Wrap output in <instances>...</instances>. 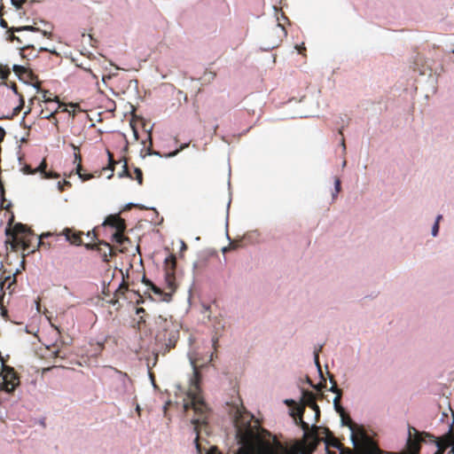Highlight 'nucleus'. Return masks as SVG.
Segmentation results:
<instances>
[{"label":"nucleus","instance_id":"nucleus-45","mask_svg":"<svg viewBox=\"0 0 454 454\" xmlns=\"http://www.w3.org/2000/svg\"><path fill=\"white\" fill-rule=\"evenodd\" d=\"M136 313L137 315L140 316L141 314H145V310L144 308H137V310H136Z\"/></svg>","mask_w":454,"mask_h":454},{"label":"nucleus","instance_id":"nucleus-16","mask_svg":"<svg viewBox=\"0 0 454 454\" xmlns=\"http://www.w3.org/2000/svg\"><path fill=\"white\" fill-rule=\"evenodd\" d=\"M113 240L122 247V248L120 249L121 253H125L127 251V248L124 247V245L126 242H130L129 239L124 236V231H115V232L113 234Z\"/></svg>","mask_w":454,"mask_h":454},{"label":"nucleus","instance_id":"nucleus-47","mask_svg":"<svg viewBox=\"0 0 454 454\" xmlns=\"http://www.w3.org/2000/svg\"><path fill=\"white\" fill-rule=\"evenodd\" d=\"M4 135H5L4 129L0 128V142L4 139Z\"/></svg>","mask_w":454,"mask_h":454},{"label":"nucleus","instance_id":"nucleus-58","mask_svg":"<svg viewBox=\"0 0 454 454\" xmlns=\"http://www.w3.org/2000/svg\"><path fill=\"white\" fill-rule=\"evenodd\" d=\"M87 236H88V237L91 236V233L89 231V232L87 233Z\"/></svg>","mask_w":454,"mask_h":454},{"label":"nucleus","instance_id":"nucleus-1","mask_svg":"<svg viewBox=\"0 0 454 454\" xmlns=\"http://www.w3.org/2000/svg\"><path fill=\"white\" fill-rule=\"evenodd\" d=\"M316 399L313 392L303 390L302 404L298 405L294 400L286 401L287 404L294 406L290 415L295 425L300 426L304 432L301 442H281L276 437L272 442L265 440L263 436L265 431L261 427L259 421L243 408L237 409L234 425L242 449L247 450V454H301L302 449H305L307 454H311L321 441L317 435L318 427L315 424L310 427L309 423L305 422L302 416L305 406H309L314 412V423L319 420L320 409Z\"/></svg>","mask_w":454,"mask_h":454},{"label":"nucleus","instance_id":"nucleus-7","mask_svg":"<svg viewBox=\"0 0 454 454\" xmlns=\"http://www.w3.org/2000/svg\"><path fill=\"white\" fill-rule=\"evenodd\" d=\"M18 273L19 270L12 272V270H5L2 264L0 267V290L3 292L7 290L12 294L14 290L12 286L16 285V275Z\"/></svg>","mask_w":454,"mask_h":454},{"label":"nucleus","instance_id":"nucleus-50","mask_svg":"<svg viewBox=\"0 0 454 454\" xmlns=\"http://www.w3.org/2000/svg\"><path fill=\"white\" fill-rule=\"evenodd\" d=\"M12 40H16V41H18L19 43H21L20 39L19 37L15 36V35H12Z\"/></svg>","mask_w":454,"mask_h":454},{"label":"nucleus","instance_id":"nucleus-49","mask_svg":"<svg viewBox=\"0 0 454 454\" xmlns=\"http://www.w3.org/2000/svg\"><path fill=\"white\" fill-rule=\"evenodd\" d=\"M145 320L144 317L140 316V318L138 320V324L140 325L141 323H145Z\"/></svg>","mask_w":454,"mask_h":454},{"label":"nucleus","instance_id":"nucleus-35","mask_svg":"<svg viewBox=\"0 0 454 454\" xmlns=\"http://www.w3.org/2000/svg\"><path fill=\"white\" fill-rule=\"evenodd\" d=\"M108 158H109V167L108 168L113 172L114 164H116V161L114 160L113 153L109 151H107Z\"/></svg>","mask_w":454,"mask_h":454},{"label":"nucleus","instance_id":"nucleus-37","mask_svg":"<svg viewBox=\"0 0 454 454\" xmlns=\"http://www.w3.org/2000/svg\"><path fill=\"white\" fill-rule=\"evenodd\" d=\"M44 178H58L59 177V175L52 170L47 171L43 174Z\"/></svg>","mask_w":454,"mask_h":454},{"label":"nucleus","instance_id":"nucleus-21","mask_svg":"<svg viewBox=\"0 0 454 454\" xmlns=\"http://www.w3.org/2000/svg\"><path fill=\"white\" fill-rule=\"evenodd\" d=\"M340 399L341 396L340 395H336L333 399L334 409L340 416L346 412L344 408L340 405Z\"/></svg>","mask_w":454,"mask_h":454},{"label":"nucleus","instance_id":"nucleus-41","mask_svg":"<svg viewBox=\"0 0 454 454\" xmlns=\"http://www.w3.org/2000/svg\"><path fill=\"white\" fill-rule=\"evenodd\" d=\"M26 2L27 0H12V4L18 8H20Z\"/></svg>","mask_w":454,"mask_h":454},{"label":"nucleus","instance_id":"nucleus-34","mask_svg":"<svg viewBox=\"0 0 454 454\" xmlns=\"http://www.w3.org/2000/svg\"><path fill=\"white\" fill-rule=\"evenodd\" d=\"M442 219V215H438L437 218H436V222L434 224L433 228H432V234L433 236H436L437 233H438V231H439V221Z\"/></svg>","mask_w":454,"mask_h":454},{"label":"nucleus","instance_id":"nucleus-36","mask_svg":"<svg viewBox=\"0 0 454 454\" xmlns=\"http://www.w3.org/2000/svg\"><path fill=\"white\" fill-rule=\"evenodd\" d=\"M335 185V193L333 194V198L335 199L337 194L340 192V178L336 177L334 181Z\"/></svg>","mask_w":454,"mask_h":454},{"label":"nucleus","instance_id":"nucleus-57","mask_svg":"<svg viewBox=\"0 0 454 454\" xmlns=\"http://www.w3.org/2000/svg\"><path fill=\"white\" fill-rule=\"evenodd\" d=\"M135 137L137 138V131L134 130Z\"/></svg>","mask_w":454,"mask_h":454},{"label":"nucleus","instance_id":"nucleus-11","mask_svg":"<svg viewBox=\"0 0 454 454\" xmlns=\"http://www.w3.org/2000/svg\"><path fill=\"white\" fill-rule=\"evenodd\" d=\"M62 106H63V104L59 103V101L58 99L54 103H52L51 105H47L45 106V108H43L42 111H41L40 115L42 116V118H44V119H48V120L53 119L54 120L53 124L58 129L59 128V125H58L59 121L55 118V115L59 112H61Z\"/></svg>","mask_w":454,"mask_h":454},{"label":"nucleus","instance_id":"nucleus-51","mask_svg":"<svg viewBox=\"0 0 454 454\" xmlns=\"http://www.w3.org/2000/svg\"><path fill=\"white\" fill-rule=\"evenodd\" d=\"M341 145L343 146V150L345 151L346 150V145H345L344 138H342V140H341Z\"/></svg>","mask_w":454,"mask_h":454},{"label":"nucleus","instance_id":"nucleus-53","mask_svg":"<svg viewBox=\"0 0 454 454\" xmlns=\"http://www.w3.org/2000/svg\"><path fill=\"white\" fill-rule=\"evenodd\" d=\"M450 446H451L452 448H451V450H450V452H449V453H450V454H454V444H451Z\"/></svg>","mask_w":454,"mask_h":454},{"label":"nucleus","instance_id":"nucleus-20","mask_svg":"<svg viewBox=\"0 0 454 454\" xmlns=\"http://www.w3.org/2000/svg\"><path fill=\"white\" fill-rule=\"evenodd\" d=\"M341 423L343 426H347L349 430H353L352 427H356V424L350 418V416L345 412L344 414L340 415Z\"/></svg>","mask_w":454,"mask_h":454},{"label":"nucleus","instance_id":"nucleus-2","mask_svg":"<svg viewBox=\"0 0 454 454\" xmlns=\"http://www.w3.org/2000/svg\"><path fill=\"white\" fill-rule=\"evenodd\" d=\"M193 369V379L192 380L191 387L187 393L188 400L184 403V411H188L190 409L193 410L197 416V418H193L192 419V423L194 426L193 430L196 434L194 440L196 449L200 454H203L204 450L206 451L205 454H220L215 447H212L208 451H207L206 449H203L201 446V441L203 440L202 434H209L207 424L208 409L200 395V381L201 376L194 363Z\"/></svg>","mask_w":454,"mask_h":454},{"label":"nucleus","instance_id":"nucleus-32","mask_svg":"<svg viewBox=\"0 0 454 454\" xmlns=\"http://www.w3.org/2000/svg\"><path fill=\"white\" fill-rule=\"evenodd\" d=\"M71 185H72L71 183L67 180L58 183L59 191L60 192H64L66 187H71Z\"/></svg>","mask_w":454,"mask_h":454},{"label":"nucleus","instance_id":"nucleus-5","mask_svg":"<svg viewBox=\"0 0 454 454\" xmlns=\"http://www.w3.org/2000/svg\"><path fill=\"white\" fill-rule=\"evenodd\" d=\"M351 440L357 447L361 445L356 454H405L403 452H387L380 450L376 442L367 434L364 428L362 426L356 424V427H352Z\"/></svg>","mask_w":454,"mask_h":454},{"label":"nucleus","instance_id":"nucleus-23","mask_svg":"<svg viewBox=\"0 0 454 454\" xmlns=\"http://www.w3.org/2000/svg\"><path fill=\"white\" fill-rule=\"evenodd\" d=\"M322 380L317 385H313L312 381L308 378V382L317 391H321L326 386V380L323 375H321Z\"/></svg>","mask_w":454,"mask_h":454},{"label":"nucleus","instance_id":"nucleus-3","mask_svg":"<svg viewBox=\"0 0 454 454\" xmlns=\"http://www.w3.org/2000/svg\"><path fill=\"white\" fill-rule=\"evenodd\" d=\"M428 438L430 442L436 443L438 447L437 451L434 454H442L450 445L454 444V434L452 427H450L449 433L442 437L435 438L433 434L426 432H419L415 427L409 426L408 427V438L406 442V448L408 453L405 454H419L420 450V443Z\"/></svg>","mask_w":454,"mask_h":454},{"label":"nucleus","instance_id":"nucleus-13","mask_svg":"<svg viewBox=\"0 0 454 454\" xmlns=\"http://www.w3.org/2000/svg\"><path fill=\"white\" fill-rule=\"evenodd\" d=\"M41 51H51L44 47H40L38 49V51H36L34 44H26L20 48L21 57L27 60H31V59L37 58L38 52H41Z\"/></svg>","mask_w":454,"mask_h":454},{"label":"nucleus","instance_id":"nucleus-60","mask_svg":"<svg viewBox=\"0 0 454 454\" xmlns=\"http://www.w3.org/2000/svg\"><path fill=\"white\" fill-rule=\"evenodd\" d=\"M59 351L56 352V356H59Z\"/></svg>","mask_w":454,"mask_h":454},{"label":"nucleus","instance_id":"nucleus-6","mask_svg":"<svg viewBox=\"0 0 454 454\" xmlns=\"http://www.w3.org/2000/svg\"><path fill=\"white\" fill-rule=\"evenodd\" d=\"M2 382L0 388L7 393H12L20 385V379L13 368L4 365L3 372L0 373Z\"/></svg>","mask_w":454,"mask_h":454},{"label":"nucleus","instance_id":"nucleus-43","mask_svg":"<svg viewBox=\"0 0 454 454\" xmlns=\"http://www.w3.org/2000/svg\"><path fill=\"white\" fill-rule=\"evenodd\" d=\"M11 88H12V91H13L17 96H19V97H20V95H21V94L18 91V87H17V85H16L15 83H12V84L11 85Z\"/></svg>","mask_w":454,"mask_h":454},{"label":"nucleus","instance_id":"nucleus-40","mask_svg":"<svg viewBox=\"0 0 454 454\" xmlns=\"http://www.w3.org/2000/svg\"><path fill=\"white\" fill-rule=\"evenodd\" d=\"M124 176H129L131 177V176L129 175V168H128V164H127L126 161L124 162L122 171L119 174V176H121V177Z\"/></svg>","mask_w":454,"mask_h":454},{"label":"nucleus","instance_id":"nucleus-31","mask_svg":"<svg viewBox=\"0 0 454 454\" xmlns=\"http://www.w3.org/2000/svg\"><path fill=\"white\" fill-rule=\"evenodd\" d=\"M52 236V234L51 232H47V233H43L37 239V246L38 247H44L46 246V244L43 241V239L44 238H48V237H51Z\"/></svg>","mask_w":454,"mask_h":454},{"label":"nucleus","instance_id":"nucleus-10","mask_svg":"<svg viewBox=\"0 0 454 454\" xmlns=\"http://www.w3.org/2000/svg\"><path fill=\"white\" fill-rule=\"evenodd\" d=\"M176 265V258L174 254H170L168 258H166V260H165V266H166L165 279H166L168 287L171 290H175V288H176V285H175Z\"/></svg>","mask_w":454,"mask_h":454},{"label":"nucleus","instance_id":"nucleus-52","mask_svg":"<svg viewBox=\"0 0 454 454\" xmlns=\"http://www.w3.org/2000/svg\"><path fill=\"white\" fill-rule=\"evenodd\" d=\"M31 112V108L28 107V109L24 113V115L27 116Z\"/></svg>","mask_w":454,"mask_h":454},{"label":"nucleus","instance_id":"nucleus-24","mask_svg":"<svg viewBox=\"0 0 454 454\" xmlns=\"http://www.w3.org/2000/svg\"><path fill=\"white\" fill-rule=\"evenodd\" d=\"M143 282L150 286V288L153 291L154 294H161V290L156 286L152 281H150L149 279H146L145 278H143Z\"/></svg>","mask_w":454,"mask_h":454},{"label":"nucleus","instance_id":"nucleus-12","mask_svg":"<svg viewBox=\"0 0 454 454\" xmlns=\"http://www.w3.org/2000/svg\"><path fill=\"white\" fill-rule=\"evenodd\" d=\"M72 147L74 150V164L76 165L75 173L79 176V177L82 181H88L91 179L94 176L92 174H82V155L80 153L79 147L75 146L74 145H72Z\"/></svg>","mask_w":454,"mask_h":454},{"label":"nucleus","instance_id":"nucleus-33","mask_svg":"<svg viewBox=\"0 0 454 454\" xmlns=\"http://www.w3.org/2000/svg\"><path fill=\"white\" fill-rule=\"evenodd\" d=\"M135 175H136V179L137 180V183L139 184H143V173H142V170L138 168H135Z\"/></svg>","mask_w":454,"mask_h":454},{"label":"nucleus","instance_id":"nucleus-9","mask_svg":"<svg viewBox=\"0 0 454 454\" xmlns=\"http://www.w3.org/2000/svg\"><path fill=\"white\" fill-rule=\"evenodd\" d=\"M84 247L89 250H96L105 262H108L109 257L115 255L113 251V247L106 241L99 240L98 243L94 244L87 243Z\"/></svg>","mask_w":454,"mask_h":454},{"label":"nucleus","instance_id":"nucleus-8","mask_svg":"<svg viewBox=\"0 0 454 454\" xmlns=\"http://www.w3.org/2000/svg\"><path fill=\"white\" fill-rule=\"evenodd\" d=\"M325 436L324 442L327 454H344L345 448L343 444L328 429L325 428Z\"/></svg>","mask_w":454,"mask_h":454},{"label":"nucleus","instance_id":"nucleus-42","mask_svg":"<svg viewBox=\"0 0 454 454\" xmlns=\"http://www.w3.org/2000/svg\"><path fill=\"white\" fill-rule=\"evenodd\" d=\"M237 247H238L237 245H235L233 242H231V243L230 244L229 247H224V248L223 249V253H225V252H227L228 250H230V249H231V248H232V249H235Z\"/></svg>","mask_w":454,"mask_h":454},{"label":"nucleus","instance_id":"nucleus-4","mask_svg":"<svg viewBox=\"0 0 454 454\" xmlns=\"http://www.w3.org/2000/svg\"><path fill=\"white\" fill-rule=\"evenodd\" d=\"M6 234L11 236V239L7 240L6 244L10 246L12 251L16 252L20 249L28 252L35 251V249L30 250L34 247V233L27 225L20 223H16L12 231H6Z\"/></svg>","mask_w":454,"mask_h":454},{"label":"nucleus","instance_id":"nucleus-44","mask_svg":"<svg viewBox=\"0 0 454 454\" xmlns=\"http://www.w3.org/2000/svg\"><path fill=\"white\" fill-rule=\"evenodd\" d=\"M0 26L3 27V28H7V22L4 19H3L2 17H0Z\"/></svg>","mask_w":454,"mask_h":454},{"label":"nucleus","instance_id":"nucleus-15","mask_svg":"<svg viewBox=\"0 0 454 454\" xmlns=\"http://www.w3.org/2000/svg\"><path fill=\"white\" fill-rule=\"evenodd\" d=\"M104 224L114 228L116 231H125L126 230V223L124 219L120 217L118 215H108L106 218Z\"/></svg>","mask_w":454,"mask_h":454},{"label":"nucleus","instance_id":"nucleus-56","mask_svg":"<svg viewBox=\"0 0 454 454\" xmlns=\"http://www.w3.org/2000/svg\"><path fill=\"white\" fill-rule=\"evenodd\" d=\"M216 341H217V340H216V339H215H215L213 340V344H214V347H215V348Z\"/></svg>","mask_w":454,"mask_h":454},{"label":"nucleus","instance_id":"nucleus-39","mask_svg":"<svg viewBox=\"0 0 454 454\" xmlns=\"http://www.w3.org/2000/svg\"><path fill=\"white\" fill-rule=\"evenodd\" d=\"M21 30L38 31L39 29L33 26H25V27L15 28V31H21Z\"/></svg>","mask_w":454,"mask_h":454},{"label":"nucleus","instance_id":"nucleus-25","mask_svg":"<svg viewBox=\"0 0 454 454\" xmlns=\"http://www.w3.org/2000/svg\"><path fill=\"white\" fill-rule=\"evenodd\" d=\"M11 71L8 67H4L0 65V78L2 80H6L8 76L10 75Z\"/></svg>","mask_w":454,"mask_h":454},{"label":"nucleus","instance_id":"nucleus-46","mask_svg":"<svg viewBox=\"0 0 454 454\" xmlns=\"http://www.w3.org/2000/svg\"><path fill=\"white\" fill-rule=\"evenodd\" d=\"M43 35L44 36H46L47 38H51V35H52V33H51V31L43 30Z\"/></svg>","mask_w":454,"mask_h":454},{"label":"nucleus","instance_id":"nucleus-19","mask_svg":"<svg viewBox=\"0 0 454 454\" xmlns=\"http://www.w3.org/2000/svg\"><path fill=\"white\" fill-rule=\"evenodd\" d=\"M0 197H1V205H0L1 208L8 211L10 209V207H12V204H11V202H9L6 205L4 204L6 201L5 191H4V184L1 180H0Z\"/></svg>","mask_w":454,"mask_h":454},{"label":"nucleus","instance_id":"nucleus-14","mask_svg":"<svg viewBox=\"0 0 454 454\" xmlns=\"http://www.w3.org/2000/svg\"><path fill=\"white\" fill-rule=\"evenodd\" d=\"M62 234L66 237V240L70 242L72 245L81 246L82 244V231H75L73 229L65 228Z\"/></svg>","mask_w":454,"mask_h":454},{"label":"nucleus","instance_id":"nucleus-27","mask_svg":"<svg viewBox=\"0 0 454 454\" xmlns=\"http://www.w3.org/2000/svg\"><path fill=\"white\" fill-rule=\"evenodd\" d=\"M321 349H322V347H320L318 349H316L314 351V360H315L316 365L318 368V372H319L320 375H323L322 370H321V366H320V363H319V352L321 351Z\"/></svg>","mask_w":454,"mask_h":454},{"label":"nucleus","instance_id":"nucleus-29","mask_svg":"<svg viewBox=\"0 0 454 454\" xmlns=\"http://www.w3.org/2000/svg\"><path fill=\"white\" fill-rule=\"evenodd\" d=\"M71 107L73 108H76L78 107V105L77 104H70L69 105ZM61 112H67L69 114V115L74 117L75 114H76V110L75 109H73V110H68L67 108V106L63 104V106L61 108Z\"/></svg>","mask_w":454,"mask_h":454},{"label":"nucleus","instance_id":"nucleus-22","mask_svg":"<svg viewBox=\"0 0 454 454\" xmlns=\"http://www.w3.org/2000/svg\"><path fill=\"white\" fill-rule=\"evenodd\" d=\"M330 381L332 383V387H330L329 390L331 392L336 394V395H340L341 396L342 395V391H341L340 388L338 387L337 383H336V381H335V380H334L333 375H330Z\"/></svg>","mask_w":454,"mask_h":454},{"label":"nucleus","instance_id":"nucleus-17","mask_svg":"<svg viewBox=\"0 0 454 454\" xmlns=\"http://www.w3.org/2000/svg\"><path fill=\"white\" fill-rule=\"evenodd\" d=\"M128 290V285L123 280L121 284L119 285L118 288L114 292V295L113 300L110 301L111 303L115 304L118 300L123 296Z\"/></svg>","mask_w":454,"mask_h":454},{"label":"nucleus","instance_id":"nucleus-59","mask_svg":"<svg viewBox=\"0 0 454 454\" xmlns=\"http://www.w3.org/2000/svg\"><path fill=\"white\" fill-rule=\"evenodd\" d=\"M143 301L142 300H138L137 301V303H139V302H142Z\"/></svg>","mask_w":454,"mask_h":454},{"label":"nucleus","instance_id":"nucleus-55","mask_svg":"<svg viewBox=\"0 0 454 454\" xmlns=\"http://www.w3.org/2000/svg\"><path fill=\"white\" fill-rule=\"evenodd\" d=\"M27 169H30V168H29V167H27ZM35 171L28 170V172H27V173H29V174H33V173H35Z\"/></svg>","mask_w":454,"mask_h":454},{"label":"nucleus","instance_id":"nucleus-54","mask_svg":"<svg viewBox=\"0 0 454 454\" xmlns=\"http://www.w3.org/2000/svg\"><path fill=\"white\" fill-rule=\"evenodd\" d=\"M153 153L158 154L157 153L152 152L151 148H148V154H153Z\"/></svg>","mask_w":454,"mask_h":454},{"label":"nucleus","instance_id":"nucleus-28","mask_svg":"<svg viewBox=\"0 0 454 454\" xmlns=\"http://www.w3.org/2000/svg\"><path fill=\"white\" fill-rule=\"evenodd\" d=\"M321 349H322V347H320L318 349H316L314 351V360H315L316 365L318 368V372H319L320 375H323L322 370H321V366H320V363H319V352L321 351Z\"/></svg>","mask_w":454,"mask_h":454},{"label":"nucleus","instance_id":"nucleus-26","mask_svg":"<svg viewBox=\"0 0 454 454\" xmlns=\"http://www.w3.org/2000/svg\"><path fill=\"white\" fill-rule=\"evenodd\" d=\"M25 104V100L22 95H20V104L16 107L13 108L12 115H18L22 110Z\"/></svg>","mask_w":454,"mask_h":454},{"label":"nucleus","instance_id":"nucleus-18","mask_svg":"<svg viewBox=\"0 0 454 454\" xmlns=\"http://www.w3.org/2000/svg\"><path fill=\"white\" fill-rule=\"evenodd\" d=\"M39 100L44 102L46 105H51L56 100L59 99L57 96H54L52 98V93H51L49 90H41V96L38 98Z\"/></svg>","mask_w":454,"mask_h":454},{"label":"nucleus","instance_id":"nucleus-30","mask_svg":"<svg viewBox=\"0 0 454 454\" xmlns=\"http://www.w3.org/2000/svg\"><path fill=\"white\" fill-rule=\"evenodd\" d=\"M12 69L18 75L26 74L27 72V69L23 66L14 65Z\"/></svg>","mask_w":454,"mask_h":454},{"label":"nucleus","instance_id":"nucleus-48","mask_svg":"<svg viewBox=\"0 0 454 454\" xmlns=\"http://www.w3.org/2000/svg\"><path fill=\"white\" fill-rule=\"evenodd\" d=\"M306 51V48L304 46L298 48V51L300 54H304L303 51Z\"/></svg>","mask_w":454,"mask_h":454},{"label":"nucleus","instance_id":"nucleus-38","mask_svg":"<svg viewBox=\"0 0 454 454\" xmlns=\"http://www.w3.org/2000/svg\"><path fill=\"white\" fill-rule=\"evenodd\" d=\"M46 168H47V163H46L45 160H43L35 171H40L43 175L46 172Z\"/></svg>","mask_w":454,"mask_h":454}]
</instances>
